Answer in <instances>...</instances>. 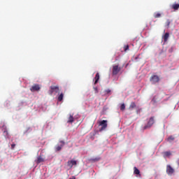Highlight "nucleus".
Here are the masks:
<instances>
[{"instance_id": "21", "label": "nucleus", "mask_w": 179, "mask_h": 179, "mask_svg": "<svg viewBox=\"0 0 179 179\" xmlns=\"http://www.w3.org/2000/svg\"><path fill=\"white\" fill-rule=\"evenodd\" d=\"M129 50V45H124V51L127 52Z\"/></svg>"}, {"instance_id": "15", "label": "nucleus", "mask_w": 179, "mask_h": 179, "mask_svg": "<svg viewBox=\"0 0 179 179\" xmlns=\"http://www.w3.org/2000/svg\"><path fill=\"white\" fill-rule=\"evenodd\" d=\"M100 79V76H99V73H96V76H95V78H94V80H95V82H94V84L96 85L98 81Z\"/></svg>"}, {"instance_id": "13", "label": "nucleus", "mask_w": 179, "mask_h": 179, "mask_svg": "<svg viewBox=\"0 0 179 179\" xmlns=\"http://www.w3.org/2000/svg\"><path fill=\"white\" fill-rule=\"evenodd\" d=\"M169 33H166L165 34H164V36H163V37H162V38H164V41L165 42V43H166V41H168V40H169Z\"/></svg>"}, {"instance_id": "2", "label": "nucleus", "mask_w": 179, "mask_h": 179, "mask_svg": "<svg viewBox=\"0 0 179 179\" xmlns=\"http://www.w3.org/2000/svg\"><path fill=\"white\" fill-rule=\"evenodd\" d=\"M121 70H122V67L119 66V64L113 65L112 75L117 76L120 72Z\"/></svg>"}, {"instance_id": "20", "label": "nucleus", "mask_w": 179, "mask_h": 179, "mask_svg": "<svg viewBox=\"0 0 179 179\" xmlns=\"http://www.w3.org/2000/svg\"><path fill=\"white\" fill-rule=\"evenodd\" d=\"M161 16H162V14L159 13H155L154 14V17H155V18H159V17H161Z\"/></svg>"}, {"instance_id": "22", "label": "nucleus", "mask_w": 179, "mask_h": 179, "mask_svg": "<svg viewBox=\"0 0 179 179\" xmlns=\"http://www.w3.org/2000/svg\"><path fill=\"white\" fill-rule=\"evenodd\" d=\"M125 108H126L125 104L124 103L121 104V106H120V110L121 111H124Z\"/></svg>"}, {"instance_id": "27", "label": "nucleus", "mask_w": 179, "mask_h": 179, "mask_svg": "<svg viewBox=\"0 0 179 179\" xmlns=\"http://www.w3.org/2000/svg\"><path fill=\"white\" fill-rule=\"evenodd\" d=\"M94 90L96 94L99 92L97 87H94Z\"/></svg>"}, {"instance_id": "19", "label": "nucleus", "mask_w": 179, "mask_h": 179, "mask_svg": "<svg viewBox=\"0 0 179 179\" xmlns=\"http://www.w3.org/2000/svg\"><path fill=\"white\" fill-rule=\"evenodd\" d=\"M63 99H64V94L62 93V94H60L59 95V96H58V98H57V100H58L59 101H62L63 100Z\"/></svg>"}, {"instance_id": "28", "label": "nucleus", "mask_w": 179, "mask_h": 179, "mask_svg": "<svg viewBox=\"0 0 179 179\" xmlns=\"http://www.w3.org/2000/svg\"><path fill=\"white\" fill-rule=\"evenodd\" d=\"M106 93H108H108H110V92H111V90H106Z\"/></svg>"}, {"instance_id": "17", "label": "nucleus", "mask_w": 179, "mask_h": 179, "mask_svg": "<svg viewBox=\"0 0 179 179\" xmlns=\"http://www.w3.org/2000/svg\"><path fill=\"white\" fill-rule=\"evenodd\" d=\"M172 154H171V152H164V158L169 157Z\"/></svg>"}, {"instance_id": "5", "label": "nucleus", "mask_w": 179, "mask_h": 179, "mask_svg": "<svg viewBox=\"0 0 179 179\" xmlns=\"http://www.w3.org/2000/svg\"><path fill=\"white\" fill-rule=\"evenodd\" d=\"M107 123H108L107 120H101L99 122V126L101 127V128H100V129H99L100 131H103L106 130V129L108 127V124Z\"/></svg>"}, {"instance_id": "14", "label": "nucleus", "mask_w": 179, "mask_h": 179, "mask_svg": "<svg viewBox=\"0 0 179 179\" xmlns=\"http://www.w3.org/2000/svg\"><path fill=\"white\" fill-rule=\"evenodd\" d=\"M2 131L3 132L4 135L8 136V129H6V125L3 124L2 126Z\"/></svg>"}, {"instance_id": "3", "label": "nucleus", "mask_w": 179, "mask_h": 179, "mask_svg": "<svg viewBox=\"0 0 179 179\" xmlns=\"http://www.w3.org/2000/svg\"><path fill=\"white\" fill-rule=\"evenodd\" d=\"M59 143L60 144H57L55 147V152H59L62 150V148L65 145V141H64L63 140H60L59 141Z\"/></svg>"}, {"instance_id": "7", "label": "nucleus", "mask_w": 179, "mask_h": 179, "mask_svg": "<svg viewBox=\"0 0 179 179\" xmlns=\"http://www.w3.org/2000/svg\"><path fill=\"white\" fill-rule=\"evenodd\" d=\"M150 80L152 84H155V83H159V78L158 77V76H152Z\"/></svg>"}, {"instance_id": "25", "label": "nucleus", "mask_w": 179, "mask_h": 179, "mask_svg": "<svg viewBox=\"0 0 179 179\" xmlns=\"http://www.w3.org/2000/svg\"><path fill=\"white\" fill-rule=\"evenodd\" d=\"M168 141H174V137L173 136H169Z\"/></svg>"}, {"instance_id": "9", "label": "nucleus", "mask_w": 179, "mask_h": 179, "mask_svg": "<svg viewBox=\"0 0 179 179\" xmlns=\"http://www.w3.org/2000/svg\"><path fill=\"white\" fill-rule=\"evenodd\" d=\"M41 90L40 85H34L30 89V90L34 92L36 91H39Z\"/></svg>"}, {"instance_id": "26", "label": "nucleus", "mask_w": 179, "mask_h": 179, "mask_svg": "<svg viewBox=\"0 0 179 179\" xmlns=\"http://www.w3.org/2000/svg\"><path fill=\"white\" fill-rule=\"evenodd\" d=\"M15 148V144H11V148H10V149H11L12 150H13Z\"/></svg>"}, {"instance_id": "11", "label": "nucleus", "mask_w": 179, "mask_h": 179, "mask_svg": "<svg viewBox=\"0 0 179 179\" xmlns=\"http://www.w3.org/2000/svg\"><path fill=\"white\" fill-rule=\"evenodd\" d=\"M134 108H136V104L135 102H131L129 105V110H132Z\"/></svg>"}, {"instance_id": "10", "label": "nucleus", "mask_w": 179, "mask_h": 179, "mask_svg": "<svg viewBox=\"0 0 179 179\" xmlns=\"http://www.w3.org/2000/svg\"><path fill=\"white\" fill-rule=\"evenodd\" d=\"M74 121H75V118L73 117V115H70L68 118L67 123L72 124L73 123Z\"/></svg>"}, {"instance_id": "23", "label": "nucleus", "mask_w": 179, "mask_h": 179, "mask_svg": "<svg viewBox=\"0 0 179 179\" xmlns=\"http://www.w3.org/2000/svg\"><path fill=\"white\" fill-rule=\"evenodd\" d=\"M100 159H101V158L98 157H96V158L91 159L90 161H92L93 162H95L99 161Z\"/></svg>"}, {"instance_id": "16", "label": "nucleus", "mask_w": 179, "mask_h": 179, "mask_svg": "<svg viewBox=\"0 0 179 179\" xmlns=\"http://www.w3.org/2000/svg\"><path fill=\"white\" fill-rule=\"evenodd\" d=\"M134 174H136L137 176L141 174V171L137 167H134Z\"/></svg>"}, {"instance_id": "4", "label": "nucleus", "mask_w": 179, "mask_h": 179, "mask_svg": "<svg viewBox=\"0 0 179 179\" xmlns=\"http://www.w3.org/2000/svg\"><path fill=\"white\" fill-rule=\"evenodd\" d=\"M59 91V86H51L50 87V90L48 91V94L52 95L54 92L58 93Z\"/></svg>"}, {"instance_id": "18", "label": "nucleus", "mask_w": 179, "mask_h": 179, "mask_svg": "<svg viewBox=\"0 0 179 179\" xmlns=\"http://www.w3.org/2000/svg\"><path fill=\"white\" fill-rule=\"evenodd\" d=\"M172 9L178 10L179 9V4H172Z\"/></svg>"}, {"instance_id": "24", "label": "nucleus", "mask_w": 179, "mask_h": 179, "mask_svg": "<svg viewBox=\"0 0 179 179\" xmlns=\"http://www.w3.org/2000/svg\"><path fill=\"white\" fill-rule=\"evenodd\" d=\"M170 24H171V21L169 20H167L166 22V26L169 28L170 27Z\"/></svg>"}, {"instance_id": "29", "label": "nucleus", "mask_w": 179, "mask_h": 179, "mask_svg": "<svg viewBox=\"0 0 179 179\" xmlns=\"http://www.w3.org/2000/svg\"><path fill=\"white\" fill-rule=\"evenodd\" d=\"M76 178H75V176H72L71 178H70L69 179H76Z\"/></svg>"}, {"instance_id": "1", "label": "nucleus", "mask_w": 179, "mask_h": 179, "mask_svg": "<svg viewBox=\"0 0 179 179\" xmlns=\"http://www.w3.org/2000/svg\"><path fill=\"white\" fill-rule=\"evenodd\" d=\"M154 124H155V116H152L148 120L147 124L143 127V130L150 129Z\"/></svg>"}, {"instance_id": "12", "label": "nucleus", "mask_w": 179, "mask_h": 179, "mask_svg": "<svg viewBox=\"0 0 179 179\" xmlns=\"http://www.w3.org/2000/svg\"><path fill=\"white\" fill-rule=\"evenodd\" d=\"M45 161L44 158H43L41 156L38 157V159H36V164L42 163Z\"/></svg>"}, {"instance_id": "30", "label": "nucleus", "mask_w": 179, "mask_h": 179, "mask_svg": "<svg viewBox=\"0 0 179 179\" xmlns=\"http://www.w3.org/2000/svg\"><path fill=\"white\" fill-rule=\"evenodd\" d=\"M178 164H179V160H178Z\"/></svg>"}, {"instance_id": "8", "label": "nucleus", "mask_w": 179, "mask_h": 179, "mask_svg": "<svg viewBox=\"0 0 179 179\" xmlns=\"http://www.w3.org/2000/svg\"><path fill=\"white\" fill-rule=\"evenodd\" d=\"M78 164V162L75 160H70L67 162V166L69 169H72L73 166H76Z\"/></svg>"}, {"instance_id": "6", "label": "nucleus", "mask_w": 179, "mask_h": 179, "mask_svg": "<svg viewBox=\"0 0 179 179\" xmlns=\"http://www.w3.org/2000/svg\"><path fill=\"white\" fill-rule=\"evenodd\" d=\"M166 173L168 176H173L175 173V170L171 165H167Z\"/></svg>"}]
</instances>
